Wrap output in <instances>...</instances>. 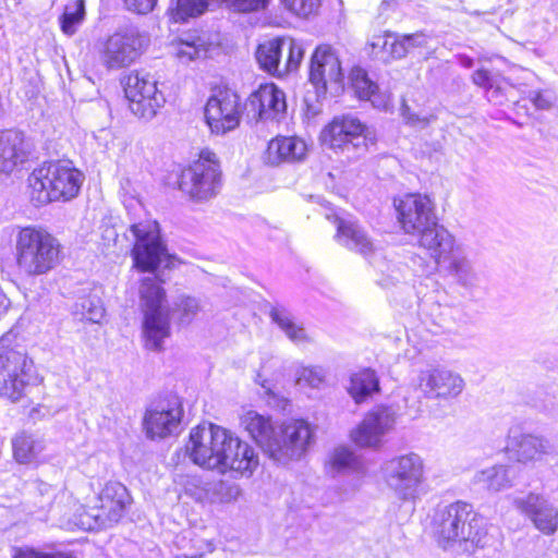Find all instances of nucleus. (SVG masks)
<instances>
[{
  "label": "nucleus",
  "mask_w": 558,
  "mask_h": 558,
  "mask_svg": "<svg viewBox=\"0 0 558 558\" xmlns=\"http://www.w3.org/2000/svg\"><path fill=\"white\" fill-rule=\"evenodd\" d=\"M374 135L373 128L357 116L342 113L335 116L322 130L320 140H367Z\"/></svg>",
  "instance_id": "obj_23"
},
{
  "label": "nucleus",
  "mask_w": 558,
  "mask_h": 558,
  "mask_svg": "<svg viewBox=\"0 0 558 558\" xmlns=\"http://www.w3.org/2000/svg\"><path fill=\"white\" fill-rule=\"evenodd\" d=\"M11 558H74L64 551L43 553L28 546H14L11 548Z\"/></svg>",
  "instance_id": "obj_46"
},
{
  "label": "nucleus",
  "mask_w": 558,
  "mask_h": 558,
  "mask_svg": "<svg viewBox=\"0 0 558 558\" xmlns=\"http://www.w3.org/2000/svg\"><path fill=\"white\" fill-rule=\"evenodd\" d=\"M438 545L445 549L458 546L464 551L485 547L489 541L488 525L470 504L457 501L439 509L433 520Z\"/></svg>",
  "instance_id": "obj_1"
},
{
  "label": "nucleus",
  "mask_w": 558,
  "mask_h": 558,
  "mask_svg": "<svg viewBox=\"0 0 558 558\" xmlns=\"http://www.w3.org/2000/svg\"><path fill=\"white\" fill-rule=\"evenodd\" d=\"M398 221L407 234L417 235L418 245L426 252L435 247L442 232H449L437 222L435 205L428 195L408 194L395 201Z\"/></svg>",
  "instance_id": "obj_4"
},
{
  "label": "nucleus",
  "mask_w": 558,
  "mask_h": 558,
  "mask_svg": "<svg viewBox=\"0 0 558 558\" xmlns=\"http://www.w3.org/2000/svg\"><path fill=\"white\" fill-rule=\"evenodd\" d=\"M338 243L344 247L357 252L365 257H377L379 255L373 240L356 221L338 218L337 234Z\"/></svg>",
  "instance_id": "obj_24"
},
{
  "label": "nucleus",
  "mask_w": 558,
  "mask_h": 558,
  "mask_svg": "<svg viewBox=\"0 0 558 558\" xmlns=\"http://www.w3.org/2000/svg\"><path fill=\"white\" fill-rule=\"evenodd\" d=\"M174 46L175 56L180 59L194 60L207 52L206 43L199 37L192 40L179 38L174 41Z\"/></svg>",
  "instance_id": "obj_40"
},
{
  "label": "nucleus",
  "mask_w": 558,
  "mask_h": 558,
  "mask_svg": "<svg viewBox=\"0 0 558 558\" xmlns=\"http://www.w3.org/2000/svg\"><path fill=\"white\" fill-rule=\"evenodd\" d=\"M272 140H276V141H279V140H298V137L295 135H289V136L276 135Z\"/></svg>",
  "instance_id": "obj_56"
},
{
  "label": "nucleus",
  "mask_w": 558,
  "mask_h": 558,
  "mask_svg": "<svg viewBox=\"0 0 558 558\" xmlns=\"http://www.w3.org/2000/svg\"><path fill=\"white\" fill-rule=\"evenodd\" d=\"M158 0H121L126 11L137 14L145 15L151 12Z\"/></svg>",
  "instance_id": "obj_50"
},
{
  "label": "nucleus",
  "mask_w": 558,
  "mask_h": 558,
  "mask_svg": "<svg viewBox=\"0 0 558 558\" xmlns=\"http://www.w3.org/2000/svg\"><path fill=\"white\" fill-rule=\"evenodd\" d=\"M383 480L393 495L402 501H415L423 494L425 463L423 458L409 452L396 456L381 465Z\"/></svg>",
  "instance_id": "obj_7"
},
{
  "label": "nucleus",
  "mask_w": 558,
  "mask_h": 558,
  "mask_svg": "<svg viewBox=\"0 0 558 558\" xmlns=\"http://www.w3.org/2000/svg\"><path fill=\"white\" fill-rule=\"evenodd\" d=\"M240 420L250 437L270 457L277 433L270 416L248 410Z\"/></svg>",
  "instance_id": "obj_27"
},
{
  "label": "nucleus",
  "mask_w": 558,
  "mask_h": 558,
  "mask_svg": "<svg viewBox=\"0 0 558 558\" xmlns=\"http://www.w3.org/2000/svg\"><path fill=\"white\" fill-rule=\"evenodd\" d=\"M9 303L10 302H9L8 298L0 290V312L5 311L9 306Z\"/></svg>",
  "instance_id": "obj_55"
},
{
  "label": "nucleus",
  "mask_w": 558,
  "mask_h": 558,
  "mask_svg": "<svg viewBox=\"0 0 558 558\" xmlns=\"http://www.w3.org/2000/svg\"><path fill=\"white\" fill-rule=\"evenodd\" d=\"M423 34H404L400 37H397L391 44V56L395 59H400L404 57L408 52L409 47H415L418 45L416 39L422 37Z\"/></svg>",
  "instance_id": "obj_48"
},
{
  "label": "nucleus",
  "mask_w": 558,
  "mask_h": 558,
  "mask_svg": "<svg viewBox=\"0 0 558 558\" xmlns=\"http://www.w3.org/2000/svg\"><path fill=\"white\" fill-rule=\"evenodd\" d=\"M284 48L287 54L281 74L295 72L300 68L304 57L302 45L292 37H284Z\"/></svg>",
  "instance_id": "obj_41"
},
{
  "label": "nucleus",
  "mask_w": 558,
  "mask_h": 558,
  "mask_svg": "<svg viewBox=\"0 0 558 558\" xmlns=\"http://www.w3.org/2000/svg\"><path fill=\"white\" fill-rule=\"evenodd\" d=\"M222 187V171L217 155L203 149L197 159L182 168L178 189L193 203L204 204L215 198Z\"/></svg>",
  "instance_id": "obj_5"
},
{
  "label": "nucleus",
  "mask_w": 558,
  "mask_h": 558,
  "mask_svg": "<svg viewBox=\"0 0 558 558\" xmlns=\"http://www.w3.org/2000/svg\"><path fill=\"white\" fill-rule=\"evenodd\" d=\"M287 402H288V400H287V399L281 398V399L278 401L277 405H278V407H282V408H284V405H286V403H287Z\"/></svg>",
  "instance_id": "obj_57"
},
{
  "label": "nucleus",
  "mask_w": 558,
  "mask_h": 558,
  "mask_svg": "<svg viewBox=\"0 0 558 558\" xmlns=\"http://www.w3.org/2000/svg\"><path fill=\"white\" fill-rule=\"evenodd\" d=\"M175 310L179 312V319L182 324H190L202 311L201 301L196 298L184 295L175 303Z\"/></svg>",
  "instance_id": "obj_45"
},
{
  "label": "nucleus",
  "mask_w": 558,
  "mask_h": 558,
  "mask_svg": "<svg viewBox=\"0 0 558 558\" xmlns=\"http://www.w3.org/2000/svg\"><path fill=\"white\" fill-rule=\"evenodd\" d=\"M15 259L19 270L39 276L54 268L60 259V243L47 230L22 228L15 239Z\"/></svg>",
  "instance_id": "obj_3"
},
{
  "label": "nucleus",
  "mask_w": 558,
  "mask_h": 558,
  "mask_svg": "<svg viewBox=\"0 0 558 558\" xmlns=\"http://www.w3.org/2000/svg\"><path fill=\"white\" fill-rule=\"evenodd\" d=\"M473 483L490 493H498L511 486L508 468L504 464H496L477 471L474 474Z\"/></svg>",
  "instance_id": "obj_32"
},
{
  "label": "nucleus",
  "mask_w": 558,
  "mask_h": 558,
  "mask_svg": "<svg viewBox=\"0 0 558 558\" xmlns=\"http://www.w3.org/2000/svg\"><path fill=\"white\" fill-rule=\"evenodd\" d=\"M84 181V173L64 159L44 162L28 177L32 198L40 205L75 198Z\"/></svg>",
  "instance_id": "obj_2"
},
{
  "label": "nucleus",
  "mask_w": 558,
  "mask_h": 558,
  "mask_svg": "<svg viewBox=\"0 0 558 558\" xmlns=\"http://www.w3.org/2000/svg\"><path fill=\"white\" fill-rule=\"evenodd\" d=\"M403 117L408 125L417 129H424L428 126L429 123L436 119L434 114H429L427 117H418L417 114L411 112L409 108L403 110Z\"/></svg>",
  "instance_id": "obj_51"
},
{
  "label": "nucleus",
  "mask_w": 558,
  "mask_h": 558,
  "mask_svg": "<svg viewBox=\"0 0 558 558\" xmlns=\"http://www.w3.org/2000/svg\"><path fill=\"white\" fill-rule=\"evenodd\" d=\"M166 291L157 277H145L140 286V306L144 315L143 336L145 347L161 350L165 339L170 336V318L162 306Z\"/></svg>",
  "instance_id": "obj_6"
},
{
  "label": "nucleus",
  "mask_w": 558,
  "mask_h": 558,
  "mask_svg": "<svg viewBox=\"0 0 558 558\" xmlns=\"http://www.w3.org/2000/svg\"><path fill=\"white\" fill-rule=\"evenodd\" d=\"M372 264L377 272L376 282L380 287L390 289L402 282L404 276L401 266L387 260L380 253Z\"/></svg>",
  "instance_id": "obj_37"
},
{
  "label": "nucleus",
  "mask_w": 558,
  "mask_h": 558,
  "mask_svg": "<svg viewBox=\"0 0 558 558\" xmlns=\"http://www.w3.org/2000/svg\"><path fill=\"white\" fill-rule=\"evenodd\" d=\"M230 448L223 452V461L216 468L221 474L229 471L236 472L242 476H251L257 469L259 461L253 447L241 440L229 430ZM229 442V439L227 440Z\"/></svg>",
  "instance_id": "obj_21"
},
{
  "label": "nucleus",
  "mask_w": 558,
  "mask_h": 558,
  "mask_svg": "<svg viewBox=\"0 0 558 558\" xmlns=\"http://www.w3.org/2000/svg\"><path fill=\"white\" fill-rule=\"evenodd\" d=\"M229 429L216 424L198 425L192 428L186 444V453L197 465L216 470L223 461V452L230 448Z\"/></svg>",
  "instance_id": "obj_11"
},
{
  "label": "nucleus",
  "mask_w": 558,
  "mask_h": 558,
  "mask_svg": "<svg viewBox=\"0 0 558 558\" xmlns=\"http://www.w3.org/2000/svg\"><path fill=\"white\" fill-rule=\"evenodd\" d=\"M551 450L548 440L534 435H521L517 439L514 448L517 460L521 463L539 461Z\"/></svg>",
  "instance_id": "obj_30"
},
{
  "label": "nucleus",
  "mask_w": 558,
  "mask_h": 558,
  "mask_svg": "<svg viewBox=\"0 0 558 558\" xmlns=\"http://www.w3.org/2000/svg\"><path fill=\"white\" fill-rule=\"evenodd\" d=\"M344 73L339 51L328 43L318 44L312 51L307 80L317 95L325 96L330 85H340Z\"/></svg>",
  "instance_id": "obj_12"
},
{
  "label": "nucleus",
  "mask_w": 558,
  "mask_h": 558,
  "mask_svg": "<svg viewBox=\"0 0 558 558\" xmlns=\"http://www.w3.org/2000/svg\"><path fill=\"white\" fill-rule=\"evenodd\" d=\"M269 316L292 342L300 344L308 341L304 328L294 320L292 314L286 307L274 306Z\"/></svg>",
  "instance_id": "obj_36"
},
{
  "label": "nucleus",
  "mask_w": 558,
  "mask_h": 558,
  "mask_svg": "<svg viewBox=\"0 0 558 558\" xmlns=\"http://www.w3.org/2000/svg\"><path fill=\"white\" fill-rule=\"evenodd\" d=\"M13 458L19 464L38 466L50 459L48 441L37 433L21 432L12 438Z\"/></svg>",
  "instance_id": "obj_22"
},
{
  "label": "nucleus",
  "mask_w": 558,
  "mask_h": 558,
  "mask_svg": "<svg viewBox=\"0 0 558 558\" xmlns=\"http://www.w3.org/2000/svg\"><path fill=\"white\" fill-rule=\"evenodd\" d=\"M348 86L354 97L361 101L373 100L379 94L378 84L369 77L367 71L361 65H353L349 70Z\"/></svg>",
  "instance_id": "obj_33"
},
{
  "label": "nucleus",
  "mask_w": 558,
  "mask_h": 558,
  "mask_svg": "<svg viewBox=\"0 0 558 558\" xmlns=\"http://www.w3.org/2000/svg\"><path fill=\"white\" fill-rule=\"evenodd\" d=\"M126 489L119 483L106 485L100 494V508L95 514L99 525H107L118 522L125 509Z\"/></svg>",
  "instance_id": "obj_26"
},
{
  "label": "nucleus",
  "mask_w": 558,
  "mask_h": 558,
  "mask_svg": "<svg viewBox=\"0 0 558 558\" xmlns=\"http://www.w3.org/2000/svg\"><path fill=\"white\" fill-rule=\"evenodd\" d=\"M143 50L140 35L116 32L102 41L100 59L109 70L122 69L135 62Z\"/></svg>",
  "instance_id": "obj_17"
},
{
  "label": "nucleus",
  "mask_w": 558,
  "mask_h": 558,
  "mask_svg": "<svg viewBox=\"0 0 558 558\" xmlns=\"http://www.w3.org/2000/svg\"><path fill=\"white\" fill-rule=\"evenodd\" d=\"M337 147L341 151H345V150L349 151V150H351V148H354L355 145H354V143L352 141H349V142H342V144H339Z\"/></svg>",
  "instance_id": "obj_54"
},
{
  "label": "nucleus",
  "mask_w": 558,
  "mask_h": 558,
  "mask_svg": "<svg viewBox=\"0 0 558 558\" xmlns=\"http://www.w3.org/2000/svg\"><path fill=\"white\" fill-rule=\"evenodd\" d=\"M122 86L128 107L135 116L142 119L156 116L163 98L149 75L132 71L122 78Z\"/></svg>",
  "instance_id": "obj_14"
},
{
  "label": "nucleus",
  "mask_w": 558,
  "mask_h": 558,
  "mask_svg": "<svg viewBox=\"0 0 558 558\" xmlns=\"http://www.w3.org/2000/svg\"><path fill=\"white\" fill-rule=\"evenodd\" d=\"M464 380L446 367L428 366L417 375V388L428 399L449 400L461 395Z\"/></svg>",
  "instance_id": "obj_18"
},
{
  "label": "nucleus",
  "mask_w": 558,
  "mask_h": 558,
  "mask_svg": "<svg viewBox=\"0 0 558 558\" xmlns=\"http://www.w3.org/2000/svg\"><path fill=\"white\" fill-rule=\"evenodd\" d=\"M241 97L226 84L215 85L204 107V118L214 135L222 136L241 123Z\"/></svg>",
  "instance_id": "obj_10"
},
{
  "label": "nucleus",
  "mask_w": 558,
  "mask_h": 558,
  "mask_svg": "<svg viewBox=\"0 0 558 558\" xmlns=\"http://www.w3.org/2000/svg\"><path fill=\"white\" fill-rule=\"evenodd\" d=\"M257 383L264 388L265 393L269 397L277 398L276 393L272 391L271 386L266 379H262V375H257Z\"/></svg>",
  "instance_id": "obj_53"
},
{
  "label": "nucleus",
  "mask_w": 558,
  "mask_h": 558,
  "mask_svg": "<svg viewBox=\"0 0 558 558\" xmlns=\"http://www.w3.org/2000/svg\"><path fill=\"white\" fill-rule=\"evenodd\" d=\"M283 49V36L259 44L256 49V60L259 66L271 75H281L280 63Z\"/></svg>",
  "instance_id": "obj_29"
},
{
  "label": "nucleus",
  "mask_w": 558,
  "mask_h": 558,
  "mask_svg": "<svg viewBox=\"0 0 558 558\" xmlns=\"http://www.w3.org/2000/svg\"><path fill=\"white\" fill-rule=\"evenodd\" d=\"M15 336L8 332L0 338V389L8 387L4 377L15 375V372L34 368L33 361L13 345Z\"/></svg>",
  "instance_id": "obj_25"
},
{
  "label": "nucleus",
  "mask_w": 558,
  "mask_h": 558,
  "mask_svg": "<svg viewBox=\"0 0 558 558\" xmlns=\"http://www.w3.org/2000/svg\"><path fill=\"white\" fill-rule=\"evenodd\" d=\"M306 142H267L263 160L270 166L302 160L307 154Z\"/></svg>",
  "instance_id": "obj_28"
},
{
  "label": "nucleus",
  "mask_w": 558,
  "mask_h": 558,
  "mask_svg": "<svg viewBox=\"0 0 558 558\" xmlns=\"http://www.w3.org/2000/svg\"><path fill=\"white\" fill-rule=\"evenodd\" d=\"M183 417L182 401L168 396L151 402L143 417V428L149 439H163L180 432Z\"/></svg>",
  "instance_id": "obj_13"
},
{
  "label": "nucleus",
  "mask_w": 558,
  "mask_h": 558,
  "mask_svg": "<svg viewBox=\"0 0 558 558\" xmlns=\"http://www.w3.org/2000/svg\"><path fill=\"white\" fill-rule=\"evenodd\" d=\"M326 379V371L322 366H302L296 372V383L319 389Z\"/></svg>",
  "instance_id": "obj_44"
},
{
  "label": "nucleus",
  "mask_w": 558,
  "mask_h": 558,
  "mask_svg": "<svg viewBox=\"0 0 558 558\" xmlns=\"http://www.w3.org/2000/svg\"><path fill=\"white\" fill-rule=\"evenodd\" d=\"M27 142H0V173H10L17 163L27 159L24 144Z\"/></svg>",
  "instance_id": "obj_39"
},
{
  "label": "nucleus",
  "mask_w": 558,
  "mask_h": 558,
  "mask_svg": "<svg viewBox=\"0 0 558 558\" xmlns=\"http://www.w3.org/2000/svg\"><path fill=\"white\" fill-rule=\"evenodd\" d=\"M85 0H73L64 5L59 26L64 35L72 36L85 20Z\"/></svg>",
  "instance_id": "obj_38"
},
{
  "label": "nucleus",
  "mask_w": 558,
  "mask_h": 558,
  "mask_svg": "<svg viewBox=\"0 0 558 558\" xmlns=\"http://www.w3.org/2000/svg\"><path fill=\"white\" fill-rule=\"evenodd\" d=\"M532 102L538 109H548L551 106L550 99L543 92H536L532 97Z\"/></svg>",
  "instance_id": "obj_52"
},
{
  "label": "nucleus",
  "mask_w": 558,
  "mask_h": 558,
  "mask_svg": "<svg viewBox=\"0 0 558 558\" xmlns=\"http://www.w3.org/2000/svg\"><path fill=\"white\" fill-rule=\"evenodd\" d=\"M34 368L15 372V375L4 377V384L8 386L0 389V398L5 399L12 403L21 401L25 396L27 388L37 381V376L34 375Z\"/></svg>",
  "instance_id": "obj_35"
},
{
  "label": "nucleus",
  "mask_w": 558,
  "mask_h": 558,
  "mask_svg": "<svg viewBox=\"0 0 558 558\" xmlns=\"http://www.w3.org/2000/svg\"><path fill=\"white\" fill-rule=\"evenodd\" d=\"M75 313L88 322L100 323L105 315V308L98 299L83 298L75 304Z\"/></svg>",
  "instance_id": "obj_42"
},
{
  "label": "nucleus",
  "mask_w": 558,
  "mask_h": 558,
  "mask_svg": "<svg viewBox=\"0 0 558 558\" xmlns=\"http://www.w3.org/2000/svg\"><path fill=\"white\" fill-rule=\"evenodd\" d=\"M378 390L379 379L373 369L364 368L351 375L348 392L356 403L364 402Z\"/></svg>",
  "instance_id": "obj_34"
},
{
  "label": "nucleus",
  "mask_w": 558,
  "mask_h": 558,
  "mask_svg": "<svg viewBox=\"0 0 558 558\" xmlns=\"http://www.w3.org/2000/svg\"><path fill=\"white\" fill-rule=\"evenodd\" d=\"M281 2L290 12L302 17L315 13L320 5V0H281Z\"/></svg>",
  "instance_id": "obj_47"
},
{
  "label": "nucleus",
  "mask_w": 558,
  "mask_h": 558,
  "mask_svg": "<svg viewBox=\"0 0 558 558\" xmlns=\"http://www.w3.org/2000/svg\"><path fill=\"white\" fill-rule=\"evenodd\" d=\"M513 504L544 535H553L558 530V507L544 496L531 493L514 499Z\"/></svg>",
  "instance_id": "obj_20"
},
{
  "label": "nucleus",
  "mask_w": 558,
  "mask_h": 558,
  "mask_svg": "<svg viewBox=\"0 0 558 558\" xmlns=\"http://www.w3.org/2000/svg\"><path fill=\"white\" fill-rule=\"evenodd\" d=\"M35 493L40 497L38 505L40 508L45 509L52 505V501L56 497L57 488L48 483L43 481H36L34 484Z\"/></svg>",
  "instance_id": "obj_49"
},
{
  "label": "nucleus",
  "mask_w": 558,
  "mask_h": 558,
  "mask_svg": "<svg viewBox=\"0 0 558 558\" xmlns=\"http://www.w3.org/2000/svg\"><path fill=\"white\" fill-rule=\"evenodd\" d=\"M284 93L272 82L260 84L244 104L247 117L255 121L272 120L286 111Z\"/></svg>",
  "instance_id": "obj_19"
},
{
  "label": "nucleus",
  "mask_w": 558,
  "mask_h": 558,
  "mask_svg": "<svg viewBox=\"0 0 558 558\" xmlns=\"http://www.w3.org/2000/svg\"><path fill=\"white\" fill-rule=\"evenodd\" d=\"M427 253L454 282L464 288L476 286L478 276L470 257L469 248L458 242L450 232H442L435 247L429 248Z\"/></svg>",
  "instance_id": "obj_8"
},
{
  "label": "nucleus",
  "mask_w": 558,
  "mask_h": 558,
  "mask_svg": "<svg viewBox=\"0 0 558 558\" xmlns=\"http://www.w3.org/2000/svg\"><path fill=\"white\" fill-rule=\"evenodd\" d=\"M329 472L332 475L356 474L364 475L366 466L363 459L352 450L340 447L336 448L329 459Z\"/></svg>",
  "instance_id": "obj_31"
},
{
  "label": "nucleus",
  "mask_w": 558,
  "mask_h": 558,
  "mask_svg": "<svg viewBox=\"0 0 558 558\" xmlns=\"http://www.w3.org/2000/svg\"><path fill=\"white\" fill-rule=\"evenodd\" d=\"M397 421L396 409L376 405L367 411L360 424L352 429L351 439L359 447L379 448L385 437L393 432Z\"/></svg>",
  "instance_id": "obj_15"
},
{
  "label": "nucleus",
  "mask_w": 558,
  "mask_h": 558,
  "mask_svg": "<svg viewBox=\"0 0 558 558\" xmlns=\"http://www.w3.org/2000/svg\"><path fill=\"white\" fill-rule=\"evenodd\" d=\"M130 230L135 238L132 257L136 269L154 272L162 264L165 267L172 266V256L160 238L157 221L145 220L132 223Z\"/></svg>",
  "instance_id": "obj_9"
},
{
  "label": "nucleus",
  "mask_w": 558,
  "mask_h": 558,
  "mask_svg": "<svg viewBox=\"0 0 558 558\" xmlns=\"http://www.w3.org/2000/svg\"><path fill=\"white\" fill-rule=\"evenodd\" d=\"M471 80L474 85L483 88L486 93H490L492 98L498 99L504 96L502 87L495 81L488 70L484 68L475 70L471 75Z\"/></svg>",
  "instance_id": "obj_43"
},
{
  "label": "nucleus",
  "mask_w": 558,
  "mask_h": 558,
  "mask_svg": "<svg viewBox=\"0 0 558 558\" xmlns=\"http://www.w3.org/2000/svg\"><path fill=\"white\" fill-rule=\"evenodd\" d=\"M313 430L304 420H289L277 428L270 458L281 464L300 459L311 442Z\"/></svg>",
  "instance_id": "obj_16"
}]
</instances>
